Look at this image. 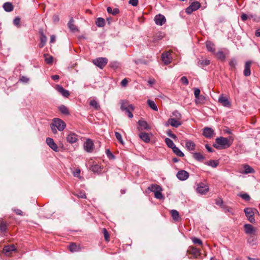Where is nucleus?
Instances as JSON below:
<instances>
[{"instance_id":"nucleus-1","label":"nucleus","mask_w":260,"mask_h":260,"mask_svg":"<svg viewBox=\"0 0 260 260\" xmlns=\"http://www.w3.org/2000/svg\"><path fill=\"white\" fill-rule=\"evenodd\" d=\"M233 140L223 137H218L215 139V143L213 145V147L217 149H226L230 147L233 143Z\"/></svg>"},{"instance_id":"nucleus-19","label":"nucleus","mask_w":260,"mask_h":260,"mask_svg":"<svg viewBox=\"0 0 260 260\" xmlns=\"http://www.w3.org/2000/svg\"><path fill=\"white\" fill-rule=\"evenodd\" d=\"M170 54L167 53H163L161 55L162 60L165 64H169L171 61V59L170 57Z\"/></svg>"},{"instance_id":"nucleus-17","label":"nucleus","mask_w":260,"mask_h":260,"mask_svg":"<svg viewBox=\"0 0 260 260\" xmlns=\"http://www.w3.org/2000/svg\"><path fill=\"white\" fill-rule=\"evenodd\" d=\"M213 131L211 128L206 127L203 129V135L206 138H211L213 135Z\"/></svg>"},{"instance_id":"nucleus-48","label":"nucleus","mask_w":260,"mask_h":260,"mask_svg":"<svg viewBox=\"0 0 260 260\" xmlns=\"http://www.w3.org/2000/svg\"><path fill=\"white\" fill-rule=\"evenodd\" d=\"M192 241L194 244L202 245L203 243L201 240L196 237H192L191 238Z\"/></svg>"},{"instance_id":"nucleus-57","label":"nucleus","mask_w":260,"mask_h":260,"mask_svg":"<svg viewBox=\"0 0 260 260\" xmlns=\"http://www.w3.org/2000/svg\"><path fill=\"white\" fill-rule=\"evenodd\" d=\"M126 102L122 101L121 105V110L124 111L126 108H127V106L126 105Z\"/></svg>"},{"instance_id":"nucleus-27","label":"nucleus","mask_w":260,"mask_h":260,"mask_svg":"<svg viewBox=\"0 0 260 260\" xmlns=\"http://www.w3.org/2000/svg\"><path fill=\"white\" fill-rule=\"evenodd\" d=\"M244 170L242 173L244 174L253 173L254 172V169L248 165H245L243 166Z\"/></svg>"},{"instance_id":"nucleus-55","label":"nucleus","mask_w":260,"mask_h":260,"mask_svg":"<svg viewBox=\"0 0 260 260\" xmlns=\"http://www.w3.org/2000/svg\"><path fill=\"white\" fill-rule=\"evenodd\" d=\"M200 90L199 88H195L194 90V94L196 99H199V95L200 94Z\"/></svg>"},{"instance_id":"nucleus-42","label":"nucleus","mask_w":260,"mask_h":260,"mask_svg":"<svg viewBox=\"0 0 260 260\" xmlns=\"http://www.w3.org/2000/svg\"><path fill=\"white\" fill-rule=\"evenodd\" d=\"M69 248L70 250L73 252L79 250V247L75 243H72L69 245Z\"/></svg>"},{"instance_id":"nucleus-63","label":"nucleus","mask_w":260,"mask_h":260,"mask_svg":"<svg viewBox=\"0 0 260 260\" xmlns=\"http://www.w3.org/2000/svg\"><path fill=\"white\" fill-rule=\"evenodd\" d=\"M216 203V204L217 205H219V206H221V207H222V206H222V205H223V201H222V199H218V200H217L216 201V203Z\"/></svg>"},{"instance_id":"nucleus-16","label":"nucleus","mask_w":260,"mask_h":260,"mask_svg":"<svg viewBox=\"0 0 260 260\" xmlns=\"http://www.w3.org/2000/svg\"><path fill=\"white\" fill-rule=\"evenodd\" d=\"M245 233L247 234L254 235L255 232V229L250 224H245L244 225Z\"/></svg>"},{"instance_id":"nucleus-49","label":"nucleus","mask_w":260,"mask_h":260,"mask_svg":"<svg viewBox=\"0 0 260 260\" xmlns=\"http://www.w3.org/2000/svg\"><path fill=\"white\" fill-rule=\"evenodd\" d=\"M217 57L221 60H224L225 58V54L222 51H218L216 53Z\"/></svg>"},{"instance_id":"nucleus-4","label":"nucleus","mask_w":260,"mask_h":260,"mask_svg":"<svg viewBox=\"0 0 260 260\" xmlns=\"http://www.w3.org/2000/svg\"><path fill=\"white\" fill-rule=\"evenodd\" d=\"M94 65L103 69L108 63V59L106 57H99L93 60Z\"/></svg>"},{"instance_id":"nucleus-11","label":"nucleus","mask_w":260,"mask_h":260,"mask_svg":"<svg viewBox=\"0 0 260 260\" xmlns=\"http://www.w3.org/2000/svg\"><path fill=\"white\" fill-rule=\"evenodd\" d=\"M39 32L40 35V43L39 44V47L40 48H42L45 46V45L46 43L47 37L44 34L43 29L42 28L39 29Z\"/></svg>"},{"instance_id":"nucleus-34","label":"nucleus","mask_w":260,"mask_h":260,"mask_svg":"<svg viewBox=\"0 0 260 260\" xmlns=\"http://www.w3.org/2000/svg\"><path fill=\"white\" fill-rule=\"evenodd\" d=\"M147 104L153 110L157 111L158 110L157 107L153 101L148 100L147 101Z\"/></svg>"},{"instance_id":"nucleus-3","label":"nucleus","mask_w":260,"mask_h":260,"mask_svg":"<svg viewBox=\"0 0 260 260\" xmlns=\"http://www.w3.org/2000/svg\"><path fill=\"white\" fill-rule=\"evenodd\" d=\"M209 190V186L203 182H200L197 184L196 191L201 194H206Z\"/></svg>"},{"instance_id":"nucleus-10","label":"nucleus","mask_w":260,"mask_h":260,"mask_svg":"<svg viewBox=\"0 0 260 260\" xmlns=\"http://www.w3.org/2000/svg\"><path fill=\"white\" fill-rule=\"evenodd\" d=\"M252 61L248 60L245 62L243 74L245 77H248L251 75L250 68L252 64Z\"/></svg>"},{"instance_id":"nucleus-53","label":"nucleus","mask_w":260,"mask_h":260,"mask_svg":"<svg viewBox=\"0 0 260 260\" xmlns=\"http://www.w3.org/2000/svg\"><path fill=\"white\" fill-rule=\"evenodd\" d=\"M180 81L182 84L184 85H187L188 84V81L187 78L185 76H183L181 78Z\"/></svg>"},{"instance_id":"nucleus-12","label":"nucleus","mask_w":260,"mask_h":260,"mask_svg":"<svg viewBox=\"0 0 260 260\" xmlns=\"http://www.w3.org/2000/svg\"><path fill=\"white\" fill-rule=\"evenodd\" d=\"M218 102L223 106L225 107H230L231 105V104L230 102L229 101L228 98L223 96V94H221L219 96L218 98Z\"/></svg>"},{"instance_id":"nucleus-26","label":"nucleus","mask_w":260,"mask_h":260,"mask_svg":"<svg viewBox=\"0 0 260 260\" xmlns=\"http://www.w3.org/2000/svg\"><path fill=\"white\" fill-rule=\"evenodd\" d=\"M134 110V107L132 105H128L127 108L124 111L127 114L129 118H132L133 117V114L132 111Z\"/></svg>"},{"instance_id":"nucleus-36","label":"nucleus","mask_w":260,"mask_h":260,"mask_svg":"<svg viewBox=\"0 0 260 260\" xmlns=\"http://www.w3.org/2000/svg\"><path fill=\"white\" fill-rule=\"evenodd\" d=\"M206 164L213 168H216L218 165L219 162L218 160H210L206 162Z\"/></svg>"},{"instance_id":"nucleus-14","label":"nucleus","mask_w":260,"mask_h":260,"mask_svg":"<svg viewBox=\"0 0 260 260\" xmlns=\"http://www.w3.org/2000/svg\"><path fill=\"white\" fill-rule=\"evenodd\" d=\"M67 140L71 144L75 143L78 140V136L75 133H70L67 137Z\"/></svg>"},{"instance_id":"nucleus-47","label":"nucleus","mask_w":260,"mask_h":260,"mask_svg":"<svg viewBox=\"0 0 260 260\" xmlns=\"http://www.w3.org/2000/svg\"><path fill=\"white\" fill-rule=\"evenodd\" d=\"M238 196L239 197H240L241 198H242L243 200L247 201L250 200V196H249V194H248L246 193H240Z\"/></svg>"},{"instance_id":"nucleus-13","label":"nucleus","mask_w":260,"mask_h":260,"mask_svg":"<svg viewBox=\"0 0 260 260\" xmlns=\"http://www.w3.org/2000/svg\"><path fill=\"white\" fill-rule=\"evenodd\" d=\"M46 142L47 145L54 151H58V147L56 144L54 142L53 139L47 138L46 140Z\"/></svg>"},{"instance_id":"nucleus-45","label":"nucleus","mask_w":260,"mask_h":260,"mask_svg":"<svg viewBox=\"0 0 260 260\" xmlns=\"http://www.w3.org/2000/svg\"><path fill=\"white\" fill-rule=\"evenodd\" d=\"M110 66L112 69H116L118 68V67L119 66V63L118 62H117L116 61H113L110 62Z\"/></svg>"},{"instance_id":"nucleus-6","label":"nucleus","mask_w":260,"mask_h":260,"mask_svg":"<svg viewBox=\"0 0 260 260\" xmlns=\"http://www.w3.org/2000/svg\"><path fill=\"white\" fill-rule=\"evenodd\" d=\"M189 173L185 170H180L176 174L177 178L181 181H185L188 178Z\"/></svg>"},{"instance_id":"nucleus-22","label":"nucleus","mask_w":260,"mask_h":260,"mask_svg":"<svg viewBox=\"0 0 260 260\" xmlns=\"http://www.w3.org/2000/svg\"><path fill=\"white\" fill-rule=\"evenodd\" d=\"M206 46L207 47V50L213 53H215V45L214 43H213L212 42L207 41L206 42Z\"/></svg>"},{"instance_id":"nucleus-31","label":"nucleus","mask_w":260,"mask_h":260,"mask_svg":"<svg viewBox=\"0 0 260 260\" xmlns=\"http://www.w3.org/2000/svg\"><path fill=\"white\" fill-rule=\"evenodd\" d=\"M95 24L98 27H104L105 25V19L101 17H99L96 19Z\"/></svg>"},{"instance_id":"nucleus-46","label":"nucleus","mask_w":260,"mask_h":260,"mask_svg":"<svg viewBox=\"0 0 260 260\" xmlns=\"http://www.w3.org/2000/svg\"><path fill=\"white\" fill-rule=\"evenodd\" d=\"M7 226L4 222H2L0 223V230L2 232L4 233L7 231Z\"/></svg>"},{"instance_id":"nucleus-61","label":"nucleus","mask_w":260,"mask_h":260,"mask_svg":"<svg viewBox=\"0 0 260 260\" xmlns=\"http://www.w3.org/2000/svg\"><path fill=\"white\" fill-rule=\"evenodd\" d=\"M194 11L193 10V9L190 7V6L189 7H188L186 9V13L188 14H191Z\"/></svg>"},{"instance_id":"nucleus-44","label":"nucleus","mask_w":260,"mask_h":260,"mask_svg":"<svg viewBox=\"0 0 260 260\" xmlns=\"http://www.w3.org/2000/svg\"><path fill=\"white\" fill-rule=\"evenodd\" d=\"M115 136L120 143H121V144H124V142L122 140L121 135L119 133L117 132H115Z\"/></svg>"},{"instance_id":"nucleus-52","label":"nucleus","mask_w":260,"mask_h":260,"mask_svg":"<svg viewBox=\"0 0 260 260\" xmlns=\"http://www.w3.org/2000/svg\"><path fill=\"white\" fill-rule=\"evenodd\" d=\"M53 58L52 56L45 55V61L48 64H51L53 62Z\"/></svg>"},{"instance_id":"nucleus-56","label":"nucleus","mask_w":260,"mask_h":260,"mask_svg":"<svg viewBox=\"0 0 260 260\" xmlns=\"http://www.w3.org/2000/svg\"><path fill=\"white\" fill-rule=\"evenodd\" d=\"M77 196L78 198H81V199H86V196L84 192L81 191V192H79L77 194Z\"/></svg>"},{"instance_id":"nucleus-60","label":"nucleus","mask_w":260,"mask_h":260,"mask_svg":"<svg viewBox=\"0 0 260 260\" xmlns=\"http://www.w3.org/2000/svg\"><path fill=\"white\" fill-rule=\"evenodd\" d=\"M210 60L208 59H205L203 60L202 62H201V64H202L203 66H207L210 64Z\"/></svg>"},{"instance_id":"nucleus-40","label":"nucleus","mask_w":260,"mask_h":260,"mask_svg":"<svg viewBox=\"0 0 260 260\" xmlns=\"http://www.w3.org/2000/svg\"><path fill=\"white\" fill-rule=\"evenodd\" d=\"M165 142L167 146L172 149V148H174V147L176 146L173 141L168 138L165 139Z\"/></svg>"},{"instance_id":"nucleus-30","label":"nucleus","mask_w":260,"mask_h":260,"mask_svg":"<svg viewBox=\"0 0 260 260\" xmlns=\"http://www.w3.org/2000/svg\"><path fill=\"white\" fill-rule=\"evenodd\" d=\"M171 216L173 219L175 221H178L180 219L179 212L176 210H172L171 211Z\"/></svg>"},{"instance_id":"nucleus-2","label":"nucleus","mask_w":260,"mask_h":260,"mask_svg":"<svg viewBox=\"0 0 260 260\" xmlns=\"http://www.w3.org/2000/svg\"><path fill=\"white\" fill-rule=\"evenodd\" d=\"M148 188L151 191L154 192L155 198L159 200L164 199V196L161 193L162 188L160 186L156 184H151Z\"/></svg>"},{"instance_id":"nucleus-18","label":"nucleus","mask_w":260,"mask_h":260,"mask_svg":"<svg viewBox=\"0 0 260 260\" xmlns=\"http://www.w3.org/2000/svg\"><path fill=\"white\" fill-rule=\"evenodd\" d=\"M138 123L140 127V128H138L139 131H141L142 129L148 130L150 129V128L147 122L144 120H139Z\"/></svg>"},{"instance_id":"nucleus-24","label":"nucleus","mask_w":260,"mask_h":260,"mask_svg":"<svg viewBox=\"0 0 260 260\" xmlns=\"http://www.w3.org/2000/svg\"><path fill=\"white\" fill-rule=\"evenodd\" d=\"M15 250L16 248L14 245L6 246L3 249V252L5 254Z\"/></svg>"},{"instance_id":"nucleus-62","label":"nucleus","mask_w":260,"mask_h":260,"mask_svg":"<svg viewBox=\"0 0 260 260\" xmlns=\"http://www.w3.org/2000/svg\"><path fill=\"white\" fill-rule=\"evenodd\" d=\"M52 19H53V22L55 23L58 22L59 20V16L57 15H54L52 17Z\"/></svg>"},{"instance_id":"nucleus-29","label":"nucleus","mask_w":260,"mask_h":260,"mask_svg":"<svg viewBox=\"0 0 260 260\" xmlns=\"http://www.w3.org/2000/svg\"><path fill=\"white\" fill-rule=\"evenodd\" d=\"M193 158L199 161H202L205 159V157L200 152H195L193 153Z\"/></svg>"},{"instance_id":"nucleus-58","label":"nucleus","mask_w":260,"mask_h":260,"mask_svg":"<svg viewBox=\"0 0 260 260\" xmlns=\"http://www.w3.org/2000/svg\"><path fill=\"white\" fill-rule=\"evenodd\" d=\"M20 22V19L18 17H16L13 20V23L15 25H18Z\"/></svg>"},{"instance_id":"nucleus-54","label":"nucleus","mask_w":260,"mask_h":260,"mask_svg":"<svg viewBox=\"0 0 260 260\" xmlns=\"http://www.w3.org/2000/svg\"><path fill=\"white\" fill-rule=\"evenodd\" d=\"M74 177L80 178V170L79 169H76L73 172Z\"/></svg>"},{"instance_id":"nucleus-7","label":"nucleus","mask_w":260,"mask_h":260,"mask_svg":"<svg viewBox=\"0 0 260 260\" xmlns=\"http://www.w3.org/2000/svg\"><path fill=\"white\" fill-rule=\"evenodd\" d=\"M244 212L248 220L251 222L253 223L255 222V219L254 218V213L253 210L250 208H246L244 209Z\"/></svg>"},{"instance_id":"nucleus-33","label":"nucleus","mask_w":260,"mask_h":260,"mask_svg":"<svg viewBox=\"0 0 260 260\" xmlns=\"http://www.w3.org/2000/svg\"><path fill=\"white\" fill-rule=\"evenodd\" d=\"M172 150L173 152L177 156L180 157L184 156V153L177 147H174V148H172Z\"/></svg>"},{"instance_id":"nucleus-59","label":"nucleus","mask_w":260,"mask_h":260,"mask_svg":"<svg viewBox=\"0 0 260 260\" xmlns=\"http://www.w3.org/2000/svg\"><path fill=\"white\" fill-rule=\"evenodd\" d=\"M129 4L133 6H137L138 4V0H129Z\"/></svg>"},{"instance_id":"nucleus-37","label":"nucleus","mask_w":260,"mask_h":260,"mask_svg":"<svg viewBox=\"0 0 260 260\" xmlns=\"http://www.w3.org/2000/svg\"><path fill=\"white\" fill-rule=\"evenodd\" d=\"M189 6L194 11L199 9L201 7L200 3L198 2H194L192 3Z\"/></svg>"},{"instance_id":"nucleus-20","label":"nucleus","mask_w":260,"mask_h":260,"mask_svg":"<svg viewBox=\"0 0 260 260\" xmlns=\"http://www.w3.org/2000/svg\"><path fill=\"white\" fill-rule=\"evenodd\" d=\"M168 122L171 126L175 127H178L181 124L180 121L173 118H169Z\"/></svg>"},{"instance_id":"nucleus-21","label":"nucleus","mask_w":260,"mask_h":260,"mask_svg":"<svg viewBox=\"0 0 260 260\" xmlns=\"http://www.w3.org/2000/svg\"><path fill=\"white\" fill-rule=\"evenodd\" d=\"M139 136L140 139L146 143H149L150 141V139L148 133L145 132L140 133Z\"/></svg>"},{"instance_id":"nucleus-5","label":"nucleus","mask_w":260,"mask_h":260,"mask_svg":"<svg viewBox=\"0 0 260 260\" xmlns=\"http://www.w3.org/2000/svg\"><path fill=\"white\" fill-rule=\"evenodd\" d=\"M53 124L56 127L57 129L59 131H63L66 126V124L62 120L59 118H54L53 120Z\"/></svg>"},{"instance_id":"nucleus-50","label":"nucleus","mask_w":260,"mask_h":260,"mask_svg":"<svg viewBox=\"0 0 260 260\" xmlns=\"http://www.w3.org/2000/svg\"><path fill=\"white\" fill-rule=\"evenodd\" d=\"M103 234L105 240L108 242L109 241V234L107 230L105 228L103 229Z\"/></svg>"},{"instance_id":"nucleus-51","label":"nucleus","mask_w":260,"mask_h":260,"mask_svg":"<svg viewBox=\"0 0 260 260\" xmlns=\"http://www.w3.org/2000/svg\"><path fill=\"white\" fill-rule=\"evenodd\" d=\"M222 208L224 209L225 212H229V213H231L232 214H234L233 210L231 207H228L226 206H223Z\"/></svg>"},{"instance_id":"nucleus-23","label":"nucleus","mask_w":260,"mask_h":260,"mask_svg":"<svg viewBox=\"0 0 260 260\" xmlns=\"http://www.w3.org/2000/svg\"><path fill=\"white\" fill-rule=\"evenodd\" d=\"M185 146L189 151H193L196 148V144L191 140L186 142Z\"/></svg>"},{"instance_id":"nucleus-38","label":"nucleus","mask_w":260,"mask_h":260,"mask_svg":"<svg viewBox=\"0 0 260 260\" xmlns=\"http://www.w3.org/2000/svg\"><path fill=\"white\" fill-rule=\"evenodd\" d=\"M59 110L63 114H65V115L69 114V110L67 108V107H66L64 105H61L60 106H59Z\"/></svg>"},{"instance_id":"nucleus-9","label":"nucleus","mask_w":260,"mask_h":260,"mask_svg":"<svg viewBox=\"0 0 260 260\" xmlns=\"http://www.w3.org/2000/svg\"><path fill=\"white\" fill-rule=\"evenodd\" d=\"M84 149L87 152H91L94 148V144L93 141L89 139H88L84 144Z\"/></svg>"},{"instance_id":"nucleus-35","label":"nucleus","mask_w":260,"mask_h":260,"mask_svg":"<svg viewBox=\"0 0 260 260\" xmlns=\"http://www.w3.org/2000/svg\"><path fill=\"white\" fill-rule=\"evenodd\" d=\"M107 10L108 13L111 14L113 15H116L119 12L118 9L114 8L113 10H112V8L110 7H108L107 9Z\"/></svg>"},{"instance_id":"nucleus-41","label":"nucleus","mask_w":260,"mask_h":260,"mask_svg":"<svg viewBox=\"0 0 260 260\" xmlns=\"http://www.w3.org/2000/svg\"><path fill=\"white\" fill-rule=\"evenodd\" d=\"M90 169L94 173H99L101 171V167L97 164L92 165Z\"/></svg>"},{"instance_id":"nucleus-25","label":"nucleus","mask_w":260,"mask_h":260,"mask_svg":"<svg viewBox=\"0 0 260 260\" xmlns=\"http://www.w3.org/2000/svg\"><path fill=\"white\" fill-rule=\"evenodd\" d=\"M3 7L5 11L8 12H12L14 9L13 5L9 2L4 3Z\"/></svg>"},{"instance_id":"nucleus-15","label":"nucleus","mask_w":260,"mask_h":260,"mask_svg":"<svg viewBox=\"0 0 260 260\" xmlns=\"http://www.w3.org/2000/svg\"><path fill=\"white\" fill-rule=\"evenodd\" d=\"M57 91L62 94L65 98H68L70 95V92L68 90L64 89L61 85H57L56 86Z\"/></svg>"},{"instance_id":"nucleus-32","label":"nucleus","mask_w":260,"mask_h":260,"mask_svg":"<svg viewBox=\"0 0 260 260\" xmlns=\"http://www.w3.org/2000/svg\"><path fill=\"white\" fill-rule=\"evenodd\" d=\"M237 62L235 58H233L229 62V66L231 70H235L237 66Z\"/></svg>"},{"instance_id":"nucleus-39","label":"nucleus","mask_w":260,"mask_h":260,"mask_svg":"<svg viewBox=\"0 0 260 260\" xmlns=\"http://www.w3.org/2000/svg\"><path fill=\"white\" fill-rule=\"evenodd\" d=\"M189 251L193 255H198L200 253V249L194 247H189Z\"/></svg>"},{"instance_id":"nucleus-43","label":"nucleus","mask_w":260,"mask_h":260,"mask_svg":"<svg viewBox=\"0 0 260 260\" xmlns=\"http://www.w3.org/2000/svg\"><path fill=\"white\" fill-rule=\"evenodd\" d=\"M89 105L94 108L96 110H98L100 108L99 104L95 100H94L90 101Z\"/></svg>"},{"instance_id":"nucleus-28","label":"nucleus","mask_w":260,"mask_h":260,"mask_svg":"<svg viewBox=\"0 0 260 260\" xmlns=\"http://www.w3.org/2000/svg\"><path fill=\"white\" fill-rule=\"evenodd\" d=\"M69 28L72 31H75L78 30L77 26L74 24V20L71 18L68 23Z\"/></svg>"},{"instance_id":"nucleus-8","label":"nucleus","mask_w":260,"mask_h":260,"mask_svg":"<svg viewBox=\"0 0 260 260\" xmlns=\"http://www.w3.org/2000/svg\"><path fill=\"white\" fill-rule=\"evenodd\" d=\"M154 21L156 25L161 26L166 23V19L163 15L159 14L154 17Z\"/></svg>"},{"instance_id":"nucleus-64","label":"nucleus","mask_w":260,"mask_h":260,"mask_svg":"<svg viewBox=\"0 0 260 260\" xmlns=\"http://www.w3.org/2000/svg\"><path fill=\"white\" fill-rule=\"evenodd\" d=\"M127 82H128V81H127V79L126 78H125L121 81V85L122 86L125 87L127 85Z\"/></svg>"}]
</instances>
